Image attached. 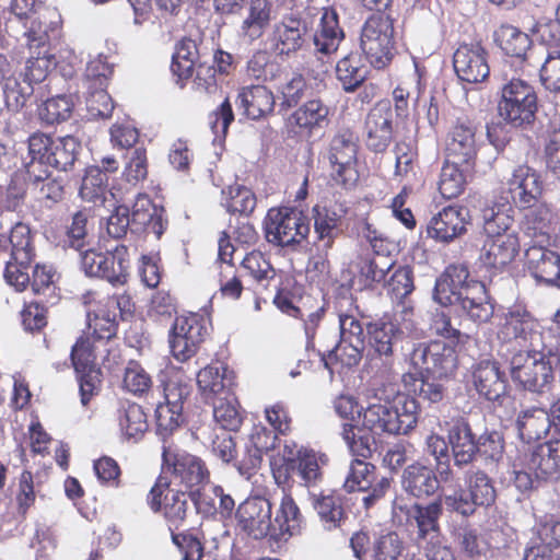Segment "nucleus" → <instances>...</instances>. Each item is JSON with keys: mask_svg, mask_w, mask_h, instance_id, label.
I'll return each instance as SVG.
<instances>
[{"mask_svg": "<svg viewBox=\"0 0 560 560\" xmlns=\"http://www.w3.org/2000/svg\"><path fill=\"white\" fill-rule=\"evenodd\" d=\"M419 402L413 397L397 396L393 401L375 396L362 412V425L375 434L407 435L418 423Z\"/></svg>", "mask_w": 560, "mask_h": 560, "instance_id": "nucleus-1", "label": "nucleus"}, {"mask_svg": "<svg viewBox=\"0 0 560 560\" xmlns=\"http://www.w3.org/2000/svg\"><path fill=\"white\" fill-rule=\"evenodd\" d=\"M560 358L551 351L522 350L510 360V373L514 383L524 389L542 394L553 381V368Z\"/></svg>", "mask_w": 560, "mask_h": 560, "instance_id": "nucleus-2", "label": "nucleus"}, {"mask_svg": "<svg viewBox=\"0 0 560 560\" xmlns=\"http://www.w3.org/2000/svg\"><path fill=\"white\" fill-rule=\"evenodd\" d=\"M360 49L375 69L386 68L396 54L393 20L385 14L370 16L362 26Z\"/></svg>", "mask_w": 560, "mask_h": 560, "instance_id": "nucleus-3", "label": "nucleus"}, {"mask_svg": "<svg viewBox=\"0 0 560 560\" xmlns=\"http://www.w3.org/2000/svg\"><path fill=\"white\" fill-rule=\"evenodd\" d=\"M83 302L88 306L90 330H93L98 339L114 337L117 330V318L125 319L133 312V303L126 294L101 299L97 293L89 292L83 296Z\"/></svg>", "mask_w": 560, "mask_h": 560, "instance_id": "nucleus-4", "label": "nucleus"}, {"mask_svg": "<svg viewBox=\"0 0 560 560\" xmlns=\"http://www.w3.org/2000/svg\"><path fill=\"white\" fill-rule=\"evenodd\" d=\"M498 110L500 117L514 127L532 124L537 110L534 88L521 79L511 80L502 88Z\"/></svg>", "mask_w": 560, "mask_h": 560, "instance_id": "nucleus-5", "label": "nucleus"}, {"mask_svg": "<svg viewBox=\"0 0 560 560\" xmlns=\"http://www.w3.org/2000/svg\"><path fill=\"white\" fill-rule=\"evenodd\" d=\"M264 228L267 242L276 245H299L310 233L307 218L289 207L269 209Z\"/></svg>", "mask_w": 560, "mask_h": 560, "instance_id": "nucleus-6", "label": "nucleus"}, {"mask_svg": "<svg viewBox=\"0 0 560 560\" xmlns=\"http://www.w3.org/2000/svg\"><path fill=\"white\" fill-rule=\"evenodd\" d=\"M104 340L98 339L93 334V330H90V325L88 324L86 332L72 347L71 360L79 377L81 402L83 406L88 405L90 397L101 383V372L96 368L95 359L97 345Z\"/></svg>", "mask_w": 560, "mask_h": 560, "instance_id": "nucleus-7", "label": "nucleus"}, {"mask_svg": "<svg viewBox=\"0 0 560 560\" xmlns=\"http://www.w3.org/2000/svg\"><path fill=\"white\" fill-rule=\"evenodd\" d=\"M163 475L172 476L171 483L185 488L201 487L209 481L210 472L205 462L185 451L163 446Z\"/></svg>", "mask_w": 560, "mask_h": 560, "instance_id": "nucleus-8", "label": "nucleus"}, {"mask_svg": "<svg viewBox=\"0 0 560 560\" xmlns=\"http://www.w3.org/2000/svg\"><path fill=\"white\" fill-rule=\"evenodd\" d=\"M126 247H91L81 256L82 268L86 275L106 279L113 285L127 281L128 261Z\"/></svg>", "mask_w": 560, "mask_h": 560, "instance_id": "nucleus-9", "label": "nucleus"}, {"mask_svg": "<svg viewBox=\"0 0 560 560\" xmlns=\"http://www.w3.org/2000/svg\"><path fill=\"white\" fill-rule=\"evenodd\" d=\"M409 361L416 371L439 378L452 374L457 368L455 348L443 341L417 343L409 355Z\"/></svg>", "mask_w": 560, "mask_h": 560, "instance_id": "nucleus-10", "label": "nucleus"}, {"mask_svg": "<svg viewBox=\"0 0 560 560\" xmlns=\"http://www.w3.org/2000/svg\"><path fill=\"white\" fill-rule=\"evenodd\" d=\"M171 481L160 476L148 495V503L154 512H163L170 526L178 527L186 518L188 494L180 490L170 489ZM195 492L189 498L195 499Z\"/></svg>", "mask_w": 560, "mask_h": 560, "instance_id": "nucleus-11", "label": "nucleus"}, {"mask_svg": "<svg viewBox=\"0 0 560 560\" xmlns=\"http://www.w3.org/2000/svg\"><path fill=\"white\" fill-rule=\"evenodd\" d=\"M207 335L202 318L196 314L178 316L170 331V348L173 357L180 362L196 354Z\"/></svg>", "mask_w": 560, "mask_h": 560, "instance_id": "nucleus-12", "label": "nucleus"}, {"mask_svg": "<svg viewBox=\"0 0 560 560\" xmlns=\"http://www.w3.org/2000/svg\"><path fill=\"white\" fill-rule=\"evenodd\" d=\"M307 38V21L294 14L284 15L269 36L270 50L280 59L290 58L303 48Z\"/></svg>", "mask_w": 560, "mask_h": 560, "instance_id": "nucleus-13", "label": "nucleus"}, {"mask_svg": "<svg viewBox=\"0 0 560 560\" xmlns=\"http://www.w3.org/2000/svg\"><path fill=\"white\" fill-rule=\"evenodd\" d=\"M272 504L264 497H249L236 510L240 528L254 539L269 538L272 532Z\"/></svg>", "mask_w": 560, "mask_h": 560, "instance_id": "nucleus-14", "label": "nucleus"}, {"mask_svg": "<svg viewBox=\"0 0 560 560\" xmlns=\"http://www.w3.org/2000/svg\"><path fill=\"white\" fill-rule=\"evenodd\" d=\"M475 284L483 283L471 278L465 265H450L435 281L433 299L442 306L456 304L464 295L472 293Z\"/></svg>", "mask_w": 560, "mask_h": 560, "instance_id": "nucleus-15", "label": "nucleus"}, {"mask_svg": "<svg viewBox=\"0 0 560 560\" xmlns=\"http://www.w3.org/2000/svg\"><path fill=\"white\" fill-rule=\"evenodd\" d=\"M358 145L350 131L337 133L330 141L327 159L332 167V176L337 183L348 185L357 179L354 164Z\"/></svg>", "mask_w": 560, "mask_h": 560, "instance_id": "nucleus-16", "label": "nucleus"}, {"mask_svg": "<svg viewBox=\"0 0 560 560\" xmlns=\"http://www.w3.org/2000/svg\"><path fill=\"white\" fill-rule=\"evenodd\" d=\"M454 70L467 83L483 82L490 73L487 51L479 43L463 44L453 56Z\"/></svg>", "mask_w": 560, "mask_h": 560, "instance_id": "nucleus-17", "label": "nucleus"}, {"mask_svg": "<svg viewBox=\"0 0 560 560\" xmlns=\"http://www.w3.org/2000/svg\"><path fill=\"white\" fill-rule=\"evenodd\" d=\"M394 513H405L407 521H413L417 525V540L419 544L427 542L441 536L439 518L442 514L441 501H433L427 505L412 504L410 506L394 502Z\"/></svg>", "mask_w": 560, "mask_h": 560, "instance_id": "nucleus-18", "label": "nucleus"}, {"mask_svg": "<svg viewBox=\"0 0 560 560\" xmlns=\"http://www.w3.org/2000/svg\"><path fill=\"white\" fill-rule=\"evenodd\" d=\"M296 445L285 444L283 456L291 465L293 470H296L299 477L305 486H314L322 479V468L327 465L328 457L324 453L315 452L312 448L300 447L295 450Z\"/></svg>", "mask_w": 560, "mask_h": 560, "instance_id": "nucleus-19", "label": "nucleus"}, {"mask_svg": "<svg viewBox=\"0 0 560 560\" xmlns=\"http://www.w3.org/2000/svg\"><path fill=\"white\" fill-rule=\"evenodd\" d=\"M305 524V518L295 500L290 493L282 491L272 521L271 540L276 542L288 541L291 537L300 535Z\"/></svg>", "mask_w": 560, "mask_h": 560, "instance_id": "nucleus-20", "label": "nucleus"}, {"mask_svg": "<svg viewBox=\"0 0 560 560\" xmlns=\"http://www.w3.org/2000/svg\"><path fill=\"white\" fill-rule=\"evenodd\" d=\"M508 186L513 202L523 209L535 207L542 194L540 175L526 165L514 170Z\"/></svg>", "mask_w": 560, "mask_h": 560, "instance_id": "nucleus-21", "label": "nucleus"}, {"mask_svg": "<svg viewBox=\"0 0 560 560\" xmlns=\"http://www.w3.org/2000/svg\"><path fill=\"white\" fill-rule=\"evenodd\" d=\"M476 132L477 125L471 119L457 118L448 133L446 145L448 159L472 163L477 155Z\"/></svg>", "mask_w": 560, "mask_h": 560, "instance_id": "nucleus-22", "label": "nucleus"}, {"mask_svg": "<svg viewBox=\"0 0 560 560\" xmlns=\"http://www.w3.org/2000/svg\"><path fill=\"white\" fill-rule=\"evenodd\" d=\"M503 340H518L528 349H536L541 341L539 323L526 311H511L500 330Z\"/></svg>", "mask_w": 560, "mask_h": 560, "instance_id": "nucleus-23", "label": "nucleus"}, {"mask_svg": "<svg viewBox=\"0 0 560 560\" xmlns=\"http://www.w3.org/2000/svg\"><path fill=\"white\" fill-rule=\"evenodd\" d=\"M393 112L387 103L374 106L365 119L366 145L375 152L387 149L393 139Z\"/></svg>", "mask_w": 560, "mask_h": 560, "instance_id": "nucleus-24", "label": "nucleus"}, {"mask_svg": "<svg viewBox=\"0 0 560 560\" xmlns=\"http://www.w3.org/2000/svg\"><path fill=\"white\" fill-rule=\"evenodd\" d=\"M530 456L527 465L536 471V478L542 480L558 479L560 477V436L528 448Z\"/></svg>", "mask_w": 560, "mask_h": 560, "instance_id": "nucleus-25", "label": "nucleus"}, {"mask_svg": "<svg viewBox=\"0 0 560 560\" xmlns=\"http://www.w3.org/2000/svg\"><path fill=\"white\" fill-rule=\"evenodd\" d=\"M246 14L240 25V35L254 42L260 38L273 19V3L271 0H248L245 5Z\"/></svg>", "mask_w": 560, "mask_h": 560, "instance_id": "nucleus-26", "label": "nucleus"}, {"mask_svg": "<svg viewBox=\"0 0 560 560\" xmlns=\"http://www.w3.org/2000/svg\"><path fill=\"white\" fill-rule=\"evenodd\" d=\"M454 464L457 467L472 463L478 454L479 446L470 425L464 419L453 422L447 434Z\"/></svg>", "mask_w": 560, "mask_h": 560, "instance_id": "nucleus-27", "label": "nucleus"}, {"mask_svg": "<svg viewBox=\"0 0 560 560\" xmlns=\"http://www.w3.org/2000/svg\"><path fill=\"white\" fill-rule=\"evenodd\" d=\"M79 194L82 200L95 207L110 209L116 203L115 195L108 189V176L98 166L86 168Z\"/></svg>", "mask_w": 560, "mask_h": 560, "instance_id": "nucleus-28", "label": "nucleus"}, {"mask_svg": "<svg viewBox=\"0 0 560 560\" xmlns=\"http://www.w3.org/2000/svg\"><path fill=\"white\" fill-rule=\"evenodd\" d=\"M472 384L479 395L498 400L506 392V380L494 361L483 360L472 371Z\"/></svg>", "mask_w": 560, "mask_h": 560, "instance_id": "nucleus-29", "label": "nucleus"}, {"mask_svg": "<svg viewBox=\"0 0 560 560\" xmlns=\"http://www.w3.org/2000/svg\"><path fill=\"white\" fill-rule=\"evenodd\" d=\"M463 211L466 214L468 212L466 209L444 208L430 220L427 226L428 236L436 242L454 241L466 231Z\"/></svg>", "mask_w": 560, "mask_h": 560, "instance_id": "nucleus-30", "label": "nucleus"}, {"mask_svg": "<svg viewBox=\"0 0 560 560\" xmlns=\"http://www.w3.org/2000/svg\"><path fill=\"white\" fill-rule=\"evenodd\" d=\"M235 104L247 118L259 119L273 110L275 96L264 85L245 86L240 90Z\"/></svg>", "mask_w": 560, "mask_h": 560, "instance_id": "nucleus-31", "label": "nucleus"}, {"mask_svg": "<svg viewBox=\"0 0 560 560\" xmlns=\"http://www.w3.org/2000/svg\"><path fill=\"white\" fill-rule=\"evenodd\" d=\"M401 487L415 498H425L439 489V478L431 467L416 462L404 469Z\"/></svg>", "mask_w": 560, "mask_h": 560, "instance_id": "nucleus-32", "label": "nucleus"}, {"mask_svg": "<svg viewBox=\"0 0 560 560\" xmlns=\"http://www.w3.org/2000/svg\"><path fill=\"white\" fill-rule=\"evenodd\" d=\"M526 262L536 279L548 284L560 280V255L548 247H527Z\"/></svg>", "mask_w": 560, "mask_h": 560, "instance_id": "nucleus-33", "label": "nucleus"}, {"mask_svg": "<svg viewBox=\"0 0 560 560\" xmlns=\"http://www.w3.org/2000/svg\"><path fill=\"white\" fill-rule=\"evenodd\" d=\"M401 383L407 392L406 396L419 398L429 405L439 404L445 397L444 385L434 377L424 376L420 372H406L401 376Z\"/></svg>", "mask_w": 560, "mask_h": 560, "instance_id": "nucleus-34", "label": "nucleus"}, {"mask_svg": "<svg viewBox=\"0 0 560 560\" xmlns=\"http://www.w3.org/2000/svg\"><path fill=\"white\" fill-rule=\"evenodd\" d=\"M342 38L343 32L339 27L337 12L334 9L324 8L322 10L319 28L313 36L316 51L329 56L337 51Z\"/></svg>", "mask_w": 560, "mask_h": 560, "instance_id": "nucleus-35", "label": "nucleus"}, {"mask_svg": "<svg viewBox=\"0 0 560 560\" xmlns=\"http://www.w3.org/2000/svg\"><path fill=\"white\" fill-rule=\"evenodd\" d=\"M516 425L523 441L540 440L551 429L549 411L540 407L525 408L518 413Z\"/></svg>", "mask_w": 560, "mask_h": 560, "instance_id": "nucleus-36", "label": "nucleus"}, {"mask_svg": "<svg viewBox=\"0 0 560 560\" xmlns=\"http://www.w3.org/2000/svg\"><path fill=\"white\" fill-rule=\"evenodd\" d=\"M509 210L505 205L487 206L482 210L483 231L493 245H512L510 236L505 235L513 222Z\"/></svg>", "mask_w": 560, "mask_h": 560, "instance_id": "nucleus-37", "label": "nucleus"}, {"mask_svg": "<svg viewBox=\"0 0 560 560\" xmlns=\"http://www.w3.org/2000/svg\"><path fill=\"white\" fill-rule=\"evenodd\" d=\"M117 420L121 436L137 443L148 430L147 416L141 406L135 402H122L117 411Z\"/></svg>", "mask_w": 560, "mask_h": 560, "instance_id": "nucleus-38", "label": "nucleus"}, {"mask_svg": "<svg viewBox=\"0 0 560 560\" xmlns=\"http://www.w3.org/2000/svg\"><path fill=\"white\" fill-rule=\"evenodd\" d=\"M369 341L374 352L384 357L386 365H389V358L393 355V347L397 340L401 338L395 323H389L386 318H382L368 326Z\"/></svg>", "mask_w": 560, "mask_h": 560, "instance_id": "nucleus-39", "label": "nucleus"}, {"mask_svg": "<svg viewBox=\"0 0 560 560\" xmlns=\"http://www.w3.org/2000/svg\"><path fill=\"white\" fill-rule=\"evenodd\" d=\"M130 222L138 225L148 234L153 233L158 238L163 233L161 215L158 214L156 207L147 195H138L131 209Z\"/></svg>", "mask_w": 560, "mask_h": 560, "instance_id": "nucleus-40", "label": "nucleus"}, {"mask_svg": "<svg viewBox=\"0 0 560 560\" xmlns=\"http://www.w3.org/2000/svg\"><path fill=\"white\" fill-rule=\"evenodd\" d=\"M471 163L456 162L454 159L446 161L441 170L439 190L445 199L459 196L465 187L464 172L468 171Z\"/></svg>", "mask_w": 560, "mask_h": 560, "instance_id": "nucleus-41", "label": "nucleus"}, {"mask_svg": "<svg viewBox=\"0 0 560 560\" xmlns=\"http://www.w3.org/2000/svg\"><path fill=\"white\" fill-rule=\"evenodd\" d=\"M457 303L474 323H487L493 316V305L489 302L485 284H475L472 293L464 295Z\"/></svg>", "mask_w": 560, "mask_h": 560, "instance_id": "nucleus-42", "label": "nucleus"}, {"mask_svg": "<svg viewBox=\"0 0 560 560\" xmlns=\"http://www.w3.org/2000/svg\"><path fill=\"white\" fill-rule=\"evenodd\" d=\"M199 58L195 40L184 38L176 45L171 70L177 77V83L192 77L194 68L200 61Z\"/></svg>", "mask_w": 560, "mask_h": 560, "instance_id": "nucleus-43", "label": "nucleus"}, {"mask_svg": "<svg viewBox=\"0 0 560 560\" xmlns=\"http://www.w3.org/2000/svg\"><path fill=\"white\" fill-rule=\"evenodd\" d=\"M55 139L43 132H35L28 137V153L32 158L30 164L26 165V173L35 180H42V174L36 173V166H50Z\"/></svg>", "mask_w": 560, "mask_h": 560, "instance_id": "nucleus-44", "label": "nucleus"}, {"mask_svg": "<svg viewBox=\"0 0 560 560\" xmlns=\"http://www.w3.org/2000/svg\"><path fill=\"white\" fill-rule=\"evenodd\" d=\"M225 372L226 369L218 362L209 364L198 372L197 385L206 399L228 392L231 383Z\"/></svg>", "mask_w": 560, "mask_h": 560, "instance_id": "nucleus-45", "label": "nucleus"}, {"mask_svg": "<svg viewBox=\"0 0 560 560\" xmlns=\"http://www.w3.org/2000/svg\"><path fill=\"white\" fill-rule=\"evenodd\" d=\"M33 247H12L14 261L7 262L4 278L15 291H23L30 282L27 272Z\"/></svg>", "mask_w": 560, "mask_h": 560, "instance_id": "nucleus-46", "label": "nucleus"}, {"mask_svg": "<svg viewBox=\"0 0 560 560\" xmlns=\"http://www.w3.org/2000/svg\"><path fill=\"white\" fill-rule=\"evenodd\" d=\"M336 74L343 90L353 92L365 81L368 71L357 54H349L337 62Z\"/></svg>", "mask_w": 560, "mask_h": 560, "instance_id": "nucleus-47", "label": "nucleus"}, {"mask_svg": "<svg viewBox=\"0 0 560 560\" xmlns=\"http://www.w3.org/2000/svg\"><path fill=\"white\" fill-rule=\"evenodd\" d=\"M277 435L268 431L266 428H256L250 436L252 446L248 447V456L237 465L241 474L247 472L250 468H255L260 464L261 454L276 447Z\"/></svg>", "mask_w": 560, "mask_h": 560, "instance_id": "nucleus-48", "label": "nucleus"}, {"mask_svg": "<svg viewBox=\"0 0 560 560\" xmlns=\"http://www.w3.org/2000/svg\"><path fill=\"white\" fill-rule=\"evenodd\" d=\"M495 37L502 50L516 58L524 59L532 45L529 36L512 25H502Z\"/></svg>", "mask_w": 560, "mask_h": 560, "instance_id": "nucleus-49", "label": "nucleus"}, {"mask_svg": "<svg viewBox=\"0 0 560 560\" xmlns=\"http://www.w3.org/2000/svg\"><path fill=\"white\" fill-rule=\"evenodd\" d=\"M50 166L59 171L70 170L82 150L81 142L72 137L66 136L55 139Z\"/></svg>", "mask_w": 560, "mask_h": 560, "instance_id": "nucleus-50", "label": "nucleus"}, {"mask_svg": "<svg viewBox=\"0 0 560 560\" xmlns=\"http://www.w3.org/2000/svg\"><path fill=\"white\" fill-rule=\"evenodd\" d=\"M59 23V15L54 9L43 8L38 18L33 19L31 26L24 32L30 47L44 46L48 38V32Z\"/></svg>", "mask_w": 560, "mask_h": 560, "instance_id": "nucleus-51", "label": "nucleus"}, {"mask_svg": "<svg viewBox=\"0 0 560 560\" xmlns=\"http://www.w3.org/2000/svg\"><path fill=\"white\" fill-rule=\"evenodd\" d=\"M328 107L320 100H311L299 107L291 120L301 128L313 129L328 122Z\"/></svg>", "mask_w": 560, "mask_h": 560, "instance_id": "nucleus-52", "label": "nucleus"}, {"mask_svg": "<svg viewBox=\"0 0 560 560\" xmlns=\"http://www.w3.org/2000/svg\"><path fill=\"white\" fill-rule=\"evenodd\" d=\"M467 489L478 506H490L497 498L491 479L481 470L471 471L465 478Z\"/></svg>", "mask_w": 560, "mask_h": 560, "instance_id": "nucleus-53", "label": "nucleus"}, {"mask_svg": "<svg viewBox=\"0 0 560 560\" xmlns=\"http://www.w3.org/2000/svg\"><path fill=\"white\" fill-rule=\"evenodd\" d=\"M374 481L375 466L363 459H354L349 466L343 488L347 492L366 491Z\"/></svg>", "mask_w": 560, "mask_h": 560, "instance_id": "nucleus-54", "label": "nucleus"}, {"mask_svg": "<svg viewBox=\"0 0 560 560\" xmlns=\"http://www.w3.org/2000/svg\"><path fill=\"white\" fill-rule=\"evenodd\" d=\"M313 506L327 529L337 528L341 525L345 512L339 498L331 494H322L314 499Z\"/></svg>", "mask_w": 560, "mask_h": 560, "instance_id": "nucleus-55", "label": "nucleus"}, {"mask_svg": "<svg viewBox=\"0 0 560 560\" xmlns=\"http://www.w3.org/2000/svg\"><path fill=\"white\" fill-rule=\"evenodd\" d=\"M213 418L223 431H235L242 424V416L237 401L232 395L219 398L213 402Z\"/></svg>", "mask_w": 560, "mask_h": 560, "instance_id": "nucleus-56", "label": "nucleus"}, {"mask_svg": "<svg viewBox=\"0 0 560 560\" xmlns=\"http://www.w3.org/2000/svg\"><path fill=\"white\" fill-rule=\"evenodd\" d=\"M223 194L226 196L225 207L230 212L247 215L252 213L256 207V196L247 187L240 185L230 186Z\"/></svg>", "mask_w": 560, "mask_h": 560, "instance_id": "nucleus-57", "label": "nucleus"}, {"mask_svg": "<svg viewBox=\"0 0 560 560\" xmlns=\"http://www.w3.org/2000/svg\"><path fill=\"white\" fill-rule=\"evenodd\" d=\"M72 101L65 96L59 95L47 100L38 109L39 118L48 124L54 125L67 120L72 112Z\"/></svg>", "mask_w": 560, "mask_h": 560, "instance_id": "nucleus-58", "label": "nucleus"}, {"mask_svg": "<svg viewBox=\"0 0 560 560\" xmlns=\"http://www.w3.org/2000/svg\"><path fill=\"white\" fill-rule=\"evenodd\" d=\"M553 544L556 546L560 545V521L551 515H546L540 518L537 525V538L530 541L524 555L529 548L541 545H546L553 550H560L559 547H552Z\"/></svg>", "mask_w": 560, "mask_h": 560, "instance_id": "nucleus-59", "label": "nucleus"}, {"mask_svg": "<svg viewBox=\"0 0 560 560\" xmlns=\"http://www.w3.org/2000/svg\"><path fill=\"white\" fill-rule=\"evenodd\" d=\"M278 90L282 96L280 107L291 108L307 96L308 86L303 75L293 74Z\"/></svg>", "mask_w": 560, "mask_h": 560, "instance_id": "nucleus-60", "label": "nucleus"}, {"mask_svg": "<svg viewBox=\"0 0 560 560\" xmlns=\"http://www.w3.org/2000/svg\"><path fill=\"white\" fill-rule=\"evenodd\" d=\"M122 383L124 387L135 395H142L152 386L151 376L136 361H130L126 366Z\"/></svg>", "mask_w": 560, "mask_h": 560, "instance_id": "nucleus-61", "label": "nucleus"}, {"mask_svg": "<svg viewBox=\"0 0 560 560\" xmlns=\"http://www.w3.org/2000/svg\"><path fill=\"white\" fill-rule=\"evenodd\" d=\"M412 272L409 268H399L387 282V291L394 301H407L413 291Z\"/></svg>", "mask_w": 560, "mask_h": 560, "instance_id": "nucleus-62", "label": "nucleus"}, {"mask_svg": "<svg viewBox=\"0 0 560 560\" xmlns=\"http://www.w3.org/2000/svg\"><path fill=\"white\" fill-rule=\"evenodd\" d=\"M404 550V542L394 532L381 536L374 544V560H398Z\"/></svg>", "mask_w": 560, "mask_h": 560, "instance_id": "nucleus-63", "label": "nucleus"}, {"mask_svg": "<svg viewBox=\"0 0 560 560\" xmlns=\"http://www.w3.org/2000/svg\"><path fill=\"white\" fill-rule=\"evenodd\" d=\"M540 80L547 90L560 91V50H552L548 54L540 69Z\"/></svg>", "mask_w": 560, "mask_h": 560, "instance_id": "nucleus-64", "label": "nucleus"}]
</instances>
